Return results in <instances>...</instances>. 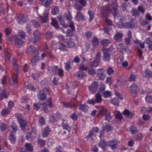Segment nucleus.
<instances>
[{
  "instance_id": "30",
  "label": "nucleus",
  "mask_w": 152,
  "mask_h": 152,
  "mask_svg": "<svg viewBox=\"0 0 152 152\" xmlns=\"http://www.w3.org/2000/svg\"><path fill=\"white\" fill-rule=\"evenodd\" d=\"M57 46L58 48L61 51H66L67 50V46H66L62 43H58Z\"/></svg>"
},
{
  "instance_id": "61",
  "label": "nucleus",
  "mask_w": 152,
  "mask_h": 152,
  "mask_svg": "<svg viewBox=\"0 0 152 152\" xmlns=\"http://www.w3.org/2000/svg\"><path fill=\"white\" fill-rule=\"evenodd\" d=\"M107 74L110 75L114 74V70L112 68L110 67H109L108 68L107 70Z\"/></svg>"
},
{
  "instance_id": "35",
  "label": "nucleus",
  "mask_w": 152,
  "mask_h": 152,
  "mask_svg": "<svg viewBox=\"0 0 152 152\" xmlns=\"http://www.w3.org/2000/svg\"><path fill=\"white\" fill-rule=\"evenodd\" d=\"M131 12L132 14V15L135 17H136L140 15V13L139 12V11L135 8H132L131 11Z\"/></svg>"
},
{
  "instance_id": "49",
  "label": "nucleus",
  "mask_w": 152,
  "mask_h": 152,
  "mask_svg": "<svg viewBox=\"0 0 152 152\" xmlns=\"http://www.w3.org/2000/svg\"><path fill=\"white\" fill-rule=\"evenodd\" d=\"M111 95V92L108 91H106L103 92L102 94V96H103L105 98H107L109 97Z\"/></svg>"
},
{
  "instance_id": "47",
  "label": "nucleus",
  "mask_w": 152,
  "mask_h": 152,
  "mask_svg": "<svg viewBox=\"0 0 152 152\" xmlns=\"http://www.w3.org/2000/svg\"><path fill=\"white\" fill-rule=\"evenodd\" d=\"M25 147L26 148V149L27 151H31L33 150V146L31 144L26 143L25 145Z\"/></svg>"
},
{
  "instance_id": "9",
  "label": "nucleus",
  "mask_w": 152,
  "mask_h": 152,
  "mask_svg": "<svg viewBox=\"0 0 152 152\" xmlns=\"http://www.w3.org/2000/svg\"><path fill=\"white\" fill-rule=\"evenodd\" d=\"M107 143L108 146L110 147L111 149L113 150L116 149L118 146V141L115 139H113L109 141Z\"/></svg>"
},
{
  "instance_id": "45",
  "label": "nucleus",
  "mask_w": 152,
  "mask_h": 152,
  "mask_svg": "<svg viewBox=\"0 0 152 152\" xmlns=\"http://www.w3.org/2000/svg\"><path fill=\"white\" fill-rule=\"evenodd\" d=\"M12 64L14 70L16 71H18L19 69V66L17 64L16 60L15 59H13L12 61Z\"/></svg>"
},
{
  "instance_id": "38",
  "label": "nucleus",
  "mask_w": 152,
  "mask_h": 152,
  "mask_svg": "<svg viewBox=\"0 0 152 152\" xmlns=\"http://www.w3.org/2000/svg\"><path fill=\"white\" fill-rule=\"evenodd\" d=\"M8 96V95L6 92L5 90H3L2 93L0 94V100H2L4 98H7Z\"/></svg>"
},
{
  "instance_id": "58",
  "label": "nucleus",
  "mask_w": 152,
  "mask_h": 152,
  "mask_svg": "<svg viewBox=\"0 0 152 152\" xmlns=\"http://www.w3.org/2000/svg\"><path fill=\"white\" fill-rule=\"evenodd\" d=\"M69 117L74 121H76L78 118L77 115L75 112H74Z\"/></svg>"
},
{
  "instance_id": "53",
  "label": "nucleus",
  "mask_w": 152,
  "mask_h": 152,
  "mask_svg": "<svg viewBox=\"0 0 152 152\" xmlns=\"http://www.w3.org/2000/svg\"><path fill=\"white\" fill-rule=\"evenodd\" d=\"M78 4L80 5L82 7V9L83 7H85L87 4L86 1L84 0H79L78 1Z\"/></svg>"
},
{
  "instance_id": "19",
  "label": "nucleus",
  "mask_w": 152,
  "mask_h": 152,
  "mask_svg": "<svg viewBox=\"0 0 152 152\" xmlns=\"http://www.w3.org/2000/svg\"><path fill=\"white\" fill-rule=\"evenodd\" d=\"M18 130V127L17 125L14 122H13L9 127V130L10 132L15 133Z\"/></svg>"
},
{
  "instance_id": "29",
  "label": "nucleus",
  "mask_w": 152,
  "mask_h": 152,
  "mask_svg": "<svg viewBox=\"0 0 152 152\" xmlns=\"http://www.w3.org/2000/svg\"><path fill=\"white\" fill-rule=\"evenodd\" d=\"M36 49L35 47L30 45L28 46L27 49V53L28 54H32L35 53Z\"/></svg>"
},
{
  "instance_id": "26",
  "label": "nucleus",
  "mask_w": 152,
  "mask_h": 152,
  "mask_svg": "<svg viewBox=\"0 0 152 152\" xmlns=\"http://www.w3.org/2000/svg\"><path fill=\"white\" fill-rule=\"evenodd\" d=\"M97 75L101 80H103L104 78V73L102 69H99L97 70Z\"/></svg>"
},
{
  "instance_id": "59",
  "label": "nucleus",
  "mask_w": 152,
  "mask_h": 152,
  "mask_svg": "<svg viewBox=\"0 0 152 152\" xmlns=\"http://www.w3.org/2000/svg\"><path fill=\"white\" fill-rule=\"evenodd\" d=\"M53 1V0H47L45 3L44 6L46 8L49 7Z\"/></svg>"
},
{
  "instance_id": "60",
  "label": "nucleus",
  "mask_w": 152,
  "mask_h": 152,
  "mask_svg": "<svg viewBox=\"0 0 152 152\" xmlns=\"http://www.w3.org/2000/svg\"><path fill=\"white\" fill-rule=\"evenodd\" d=\"M18 77V74L17 73L14 75L12 78V80L14 84H17Z\"/></svg>"
},
{
  "instance_id": "1",
  "label": "nucleus",
  "mask_w": 152,
  "mask_h": 152,
  "mask_svg": "<svg viewBox=\"0 0 152 152\" xmlns=\"http://www.w3.org/2000/svg\"><path fill=\"white\" fill-rule=\"evenodd\" d=\"M114 49L113 48V46H110L107 49H103L102 51L103 53V59L105 61L109 62L110 59L111 54L110 52H113Z\"/></svg>"
},
{
  "instance_id": "46",
  "label": "nucleus",
  "mask_w": 152,
  "mask_h": 152,
  "mask_svg": "<svg viewBox=\"0 0 152 152\" xmlns=\"http://www.w3.org/2000/svg\"><path fill=\"white\" fill-rule=\"evenodd\" d=\"M101 44L102 45L105 46H106L110 43V42L107 39H103L100 42Z\"/></svg>"
},
{
  "instance_id": "64",
  "label": "nucleus",
  "mask_w": 152,
  "mask_h": 152,
  "mask_svg": "<svg viewBox=\"0 0 152 152\" xmlns=\"http://www.w3.org/2000/svg\"><path fill=\"white\" fill-rule=\"evenodd\" d=\"M115 116L117 119H118L120 120H122L123 118L121 114L118 111L115 114Z\"/></svg>"
},
{
  "instance_id": "10",
  "label": "nucleus",
  "mask_w": 152,
  "mask_h": 152,
  "mask_svg": "<svg viewBox=\"0 0 152 152\" xmlns=\"http://www.w3.org/2000/svg\"><path fill=\"white\" fill-rule=\"evenodd\" d=\"M143 76L148 80L152 79V71L150 69H146L142 74Z\"/></svg>"
},
{
  "instance_id": "3",
  "label": "nucleus",
  "mask_w": 152,
  "mask_h": 152,
  "mask_svg": "<svg viewBox=\"0 0 152 152\" xmlns=\"http://www.w3.org/2000/svg\"><path fill=\"white\" fill-rule=\"evenodd\" d=\"M9 41L12 44L17 47L20 46L23 43V41L17 35L13 37L12 38H10Z\"/></svg>"
},
{
  "instance_id": "41",
  "label": "nucleus",
  "mask_w": 152,
  "mask_h": 152,
  "mask_svg": "<svg viewBox=\"0 0 152 152\" xmlns=\"http://www.w3.org/2000/svg\"><path fill=\"white\" fill-rule=\"evenodd\" d=\"M65 17L66 19L68 20L69 22H70L71 19H72V17L71 15V12L69 11L67 13H66L65 15Z\"/></svg>"
},
{
  "instance_id": "56",
  "label": "nucleus",
  "mask_w": 152,
  "mask_h": 152,
  "mask_svg": "<svg viewBox=\"0 0 152 152\" xmlns=\"http://www.w3.org/2000/svg\"><path fill=\"white\" fill-rule=\"evenodd\" d=\"M37 143L39 146L40 147L44 146L45 144V141L40 139L38 140Z\"/></svg>"
},
{
  "instance_id": "44",
  "label": "nucleus",
  "mask_w": 152,
  "mask_h": 152,
  "mask_svg": "<svg viewBox=\"0 0 152 152\" xmlns=\"http://www.w3.org/2000/svg\"><path fill=\"white\" fill-rule=\"evenodd\" d=\"M10 109H8L7 108L3 109L1 112V114L2 115H5L8 114L10 112Z\"/></svg>"
},
{
  "instance_id": "55",
  "label": "nucleus",
  "mask_w": 152,
  "mask_h": 152,
  "mask_svg": "<svg viewBox=\"0 0 152 152\" xmlns=\"http://www.w3.org/2000/svg\"><path fill=\"white\" fill-rule=\"evenodd\" d=\"M51 24L56 28H59L58 22L55 19H52Z\"/></svg>"
},
{
  "instance_id": "32",
  "label": "nucleus",
  "mask_w": 152,
  "mask_h": 152,
  "mask_svg": "<svg viewBox=\"0 0 152 152\" xmlns=\"http://www.w3.org/2000/svg\"><path fill=\"white\" fill-rule=\"evenodd\" d=\"M100 110L99 111V114L100 115H106L108 113V110L102 107H99Z\"/></svg>"
},
{
  "instance_id": "25",
  "label": "nucleus",
  "mask_w": 152,
  "mask_h": 152,
  "mask_svg": "<svg viewBox=\"0 0 152 152\" xmlns=\"http://www.w3.org/2000/svg\"><path fill=\"white\" fill-rule=\"evenodd\" d=\"M61 103L64 107H65L71 108L72 107H75L76 105L73 103L71 102H62Z\"/></svg>"
},
{
  "instance_id": "28",
  "label": "nucleus",
  "mask_w": 152,
  "mask_h": 152,
  "mask_svg": "<svg viewBox=\"0 0 152 152\" xmlns=\"http://www.w3.org/2000/svg\"><path fill=\"white\" fill-rule=\"evenodd\" d=\"M74 5L75 6V9L77 10L80 11L82 10V7L78 4V1L77 0H71Z\"/></svg>"
},
{
  "instance_id": "43",
  "label": "nucleus",
  "mask_w": 152,
  "mask_h": 152,
  "mask_svg": "<svg viewBox=\"0 0 152 152\" xmlns=\"http://www.w3.org/2000/svg\"><path fill=\"white\" fill-rule=\"evenodd\" d=\"M56 74H57L60 77H63L64 75V70L61 68H58L56 72Z\"/></svg>"
},
{
  "instance_id": "52",
  "label": "nucleus",
  "mask_w": 152,
  "mask_h": 152,
  "mask_svg": "<svg viewBox=\"0 0 152 152\" xmlns=\"http://www.w3.org/2000/svg\"><path fill=\"white\" fill-rule=\"evenodd\" d=\"M130 131L132 134H134L137 132V128L134 126L131 127L130 128Z\"/></svg>"
},
{
  "instance_id": "57",
  "label": "nucleus",
  "mask_w": 152,
  "mask_h": 152,
  "mask_svg": "<svg viewBox=\"0 0 152 152\" xmlns=\"http://www.w3.org/2000/svg\"><path fill=\"white\" fill-rule=\"evenodd\" d=\"M88 13L89 15V21L91 22L94 18V14L92 11L90 10H88Z\"/></svg>"
},
{
  "instance_id": "36",
  "label": "nucleus",
  "mask_w": 152,
  "mask_h": 152,
  "mask_svg": "<svg viewBox=\"0 0 152 152\" xmlns=\"http://www.w3.org/2000/svg\"><path fill=\"white\" fill-rule=\"evenodd\" d=\"M32 133L31 132H28L26 135V139L30 141H33L35 138V136H31Z\"/></svg>"
},
{
  "instance_id": "18",
  "label": "nucleus",
  "mask_w": 152,
  "mask_h": 152,
  "mask_svg": "<svg viewBox=\"0 0 152 152\" xmlns=\"http://www.w3.org/2000/svg\"><path fill=\"white\" fill-rule=\"evenodd\" d=\"M62 128L64 129H65L67 130L68 132H69L71 130V128L67 124V121L64 119H62Z\"/></svg>"
},
{
  "instance_id": "12",
  "label": "nucleus",
  "mask_w": 152,
  "mask_h": 152,
  "mask_svg": "<svg viewBox=\"0 0 152 152\" xmlns=\"http://www.w3.org/2000/svg\"><path fill=\"white\" fill-rule=\"evenodd\" d=\"M89 90L92 93H95L98 90V85L96 82H94L91 86L88 87Z\"/></svg>"
},
{
  "instance_id": "51",
  "label": "nucleus",
  "mask_w": 152,
  "mask_h": 152,
  "mask_svg": "<svg viewBox=\"0 0 152 152\" xmlns=\"http://www.w3.org/2000/svg\"><path fill=\"white\" fill-rule=\"evenodd\" d=\"M111 103L115 106L118 105L119 102L118 99L117 98H115L111 100Z\"/></svg>"
},
{
  "instance_id": "34",
  "label": "nucleus",
  "mask_w": 152,
  "mask_h": 152,
  "mask_svg": "<svg viewBox=\"0 0 152 152\" xmlns=\"http://www.w3.org/2000/svg\"><path fill=\"white\" fill-rule=\"evenodd\" d=\"M145 43L148 45V48L151 50H152V40L149 37L145 39Z\"/></svg>"
},
{
  "instance_id": "33",
  "label": "nucleus",
  "mask_w": 152,
  "mask_h": 152,
  "mask_svg": "<svg viewBox=\"0 0 152 152\" xmlns=\"http://www.w3.org/2000/svg\"><path fill=\"white\" fill-rule=\"evenodd\" d=\"M88 108V106L85 104H79V109L82 111L86 112L87 111Z\"/></svg>"
},
{
  "instance_id": "62",
  "label": "nucleus",
  "mask_w": 152,
  "mask_h": 152,
  "mask_svg": "<svg viewBox=\"0 0 152 152\" xmlns=\"http://www.w3.org/2000/svg\"><path fill=\"white\" fill-rule=\"evenodd\" d=\"M136 79V78L135 75L131 74H130L129 80V81H135Z\"/></svg>"
},
{
  "instance_id": "20",
  "label": "nucleus",
  "mask_w": 152,
  "mask_h": 152,
  "mask_svg": "<svg viewBox=\"0 0 152 152\" xmlns=\"http://www.w3.org/2000/svg\"><path fill=\"white\" fill-rule=\"evenodd\" d=\"M130 88L131 93L134 94V97H135L137 92L139 89V87L135 83H134L131 85Z\"/></svg>"
},
{
  "instance_id": "40",
  "label": "nucleus",
  "mask_w": 152,
  "mask_h": 152,
  "mask_svg": "<svg viewBox=\"0 0 152 152\" xmlns=\"http://www.w3.org/2000/svg\"><path fill=\"white\" fill-rule=\"evenodd\" d=\"M59 8L58 6H54L52 9L51 13L53 15H56L58 13Z\"/></svg>"
},
{
  "instance_id": "4",
  "label": "nucleus",
  "mask_w": 152,
  "mask_h": 152,
  "mask_svg": "<svg viewBox=\"0 0 152 152\" xmlns=\"http://www.w3.org/2000/svg\"><path fill=\"white\" fill-rule=\"evenodd\" d=\"M17 119L20 124L21 129L25 131L28 130V128H26V127H28L26 121L23 118L21 117H17Z\"/></svg>"
},
{
  "instance_id": "15",
  "label": "nucleus",
  "mask_w": 152,
  "mask_h": 152,
  "mask_svg": "<svg viewBox=\"0 0 152 152\" xmlns=\"http://www.w3.org/2000/svg\"><path fill=\"white\" fill-rule=\"evenodd\" d=\"M74 76L77 77L79 79L85 77L86 76V74L83 71L81 70H79V71L76 72L74 74Z\"/></svg>"
},
{
  "instance_id": "39",
  "label": "nucleus",
  "mask_w": 152,
  "mask_h": 152,
  "mask_svg": "<svg viewBox=\"0 0 152 152\" xmlns=\"http://www.w3.org/2000/svg\"><path fill=\"white\" fill-rule=\"evenodd\" d=\"M111 7L112 9L114 11L115 13L118 8V4L116 1L113 2L112 4Z\"/></svg>"
},
{
  "instance_id": "23",
  "label": "nucleus",
  "mask_w": 152,
  "mask_h": 152,
  "mask_svg": "<svg viewBox=\"0 0 152 152\" xmlns=\"http://www.w3.org/2000/svg\"><path fill=\"white\" fill-rule=\"evenodd\" d=\"M98 145L104 150L105 151L106 149V148L108 146V143H107L104 140H101L98 143Z\"/></svg>"
},
{
  "instance_id": "2",
  "label": "nucleus",
  "mask_w": 152,
  "mask_h": 152,
  "mask_svg": "<svg viewBox=\"0 0 152 152\" xmlns=\"http://www.w3.org/2000/svg\"><path fill=\"white\" fill-rule=\"evenodd\" d=\"M33 38H31L28 41L29 44L37 42L40 38V33L38 30H36L33 33Z\"/></svg>"
},
{
  "instance_id": "27",
  "label": "nucleus",
  "mask_w": 152,
  "mask_h": 152,
  "mask_svg": "<svg viewBox=\"0 0 152 152\" xmlns=\"http://www.w3.org/2000/svg\"><path fill=\"white\" fill-rule=\"evenodd\" d=\"M10 132V135L8 136L9 139L13 144H14L16 140V138L15 134V133Z\"/></svg>"
},
{
  "instance_id": "31",
  "label": "nucleus",
  "mask_w": 152,
  "mask_h": 152,
  "mask_svg": "<svg viewBox=\"0 0 152 152\" xmlns=\"http://www.w3.org/2000/svg\"><path fill=\"white\" fill-rule=\"evenodd\" d=\"M40 59L39 56H34L31 61V63L32 65H35L37 62H38Z\"/></svg>"
},
{
  "instance_id": "42",
  "label": "nucleus",
  "mask_w": 152,
  "mask_h": 152,
  "mask_svg": "<svg viewBox=\"0 0 152 152\" xmlns=\"http://www.w3.org/2000/svg\"><path fill=\"white\" fill-rule=\"evenodd\" d=\"M96 99L95 100L96 102H101L102 100V99L101 95L98 93L95 95Z\"/></svg>"
},
{
  "instance_id": "5",
  "label": "nucleus",
  "mask_w": 152,
  "mask_h": 152,
  "mask_svg": "<svg viewBox=\"0 0 152 152\" xmlns=\"http://www.w3.org/2000/svg\"><path fill=\"white\" fill-rule=\"evenodd\" d=\"M101 54V52L97 53L94 61L89 62V65L91 67H96L98 66L99 63L100 61Z\"/></svg>"
},
{
  "instance_id": "17",
  "label": "nucleus",
  "mask_w": 152,
  "mask_h": 152,
  "mask_svg": "<svg viewBox=\"0 0 152 152\" xmlns=\"http://www.w3.org/2000/svg\"><path fill=\"white\" fill-rule=\"evenodd\" d=\"M123 36L122 33L117 32L113 37V39L117 42H120L122 41L121 38Z\"/></svg>"
},
{
  "instance_id": "13",
  "label": "nucleus",
  "mask_w": 152,
  "mask_h": 152,
  "mask_svg": "<svg viewBox=\"0 0 152 152\" xmlns=\"http://www.w3.org/2000/svg\"><path fill=\"white\" fill-rule=\"evenodd\" d=\"M38 99L40 101H43L47 98V93H44L42 91H39L37 94Z\"/></svg>"
},
{
  "instance_id": "63",
  "label": "nucleus",
  "mask_w": 152,
  "mask_h": 152,
  "mask_svg": "<svg viewBox=\"0 0 152 152\" xmlns=\"http://www.w3.org/2000/svg\"><path fill=\"white\" fill-rule=\"evenodd\" d=\"M92 43L96 47L98 45V40L96 37H94L92 40Z\"/></svg>"
},
{
  "instance_id": "6",
  "label": "nucleus",
  "mask_w": 152,
  "mask_h": 152,
  "mask_svg": "<svg viewBox=\"0 0 152 152\" xmlns=\"http://www.w3.org/2000/svg\"><path fill=\"white\" fill-rule=\"evenodd\" d=\"M118 27L120 28H126V29H132L134 27V24L132 21L124 23H121L119 24Z\"/></svg>"
},
{
  "instance_id": "16",
  "label": "nucleus",
  "mask_w": 152,
  "mask_h": 152,
  "mask_svg": "<svg viewBox=\"0 0 152 152\" xmlns=\"http://www.w3.org/2000/svg\"><path fill=\"white\" fill-rule=\"evenodd\" d=\"M40 20L42 23L46 22L48 21V12L45 11L43 13V15L40 16Z\"/></svg>"
},
{
  "instance_id": "14",
  "label": "nucleus",
  "mask_w": 152,
  "mask_h": 152,
  "mask_svg": "<svg viewBox=\"0 0 152 152\" xmlns=\"http://www.w3.org/2000/svg\"><path fill=\"white\" fill-rule=\"evenodd\" d=\"M51 131V129L49 126L45 127L42 131V135L43 137H47Z\"/></svg>"
},
{
  "instance_id": "8",
  "label": "nucleus",
  "mask_w": 152,
  "mask_h": 152,
  "mask_svg": "<svg viewBox=\"0 0 152 152\" xmlns=\"http://www.w3.org/2000/svg\"><path fill=\"white\" fill-rule=\"evenodd\" d=\"M99 8L102 12V15L104 17H106L110 9L109 6L108 4L104 6H102L99 7Z\"/></svg>"
},
{
  "instance_id": "7",
  "label": "nucleus",
  "mask_w": 152,
  "mask_h": 152,
  "mask_svg": "<svg viewBox=\"0 0 152 152\" xmlns=\"http://www.w3.org/2000/svg\"><path fill=\"white\" fill-rule=\"evenodd\" d=\"M69 27H70L71 28L68 29L66 30V33L67 35L71 37L74 35V32L75 31V26L72 21L69 22Z\"/></svg>"
},
{
  "instance_id": "37",
  "label": "nucleus",
  "mask_w": 152,
  "mask_h": 152,
  "mask_svg": "<svg viewBox=\"0 0 152 152\" xmlns=\"http://www.w3.org/2000/svg\"><path fill=\"white\" fill-rule=\"evenodd\" d=\"M53 32L48 30L45 34V37L47 40L50 39L52 37Z\"/></svg>"
},
{
  "instance_id": "21",
  "label": "nucleus",
  "mask_w": 152,
  "mask_h": 152,
  "mask_svg": "<svg viewBox=\"0 0 152 152\" xmlns=\"http://www.w3.org/2000/svg\"><path fill=\"white\" fill-rule=\"evenodd\" d=\"M65 42L67 44V48H73L75 46L76 44L74 40L72 39H70L68 40L67 39H66Z\"/></svg>"
},
{
  "instance_id": "11",
  "label": "nucleus",
  "mask_w": 152,
  "mask_h": 152,
  "mask_svg": "<svg viewBox=\"0 0 152 152\" xmlns=\"http://www.w3.org/2000/svg\"><path fill=\"white\" fill-rule=\"evenodd\" d=\"M77 12L75 16V19L78 21H83L86 20V19L82 13L80 12V11H78Z\"/></svg>"
},
{
  "instance_id": "24",
  "label": "nucleus",
  "mask_w": 152,
  "mask_h": 152,
  "mask_svg": "<svg viewBox=\"0 0 152 152\" xmlns=\"http://www.w3.org/2000/svg\"><path fill=\"white\" fill-rule=\"evenodd\" d=\"M18 21L20 24H22L26 21V18L23 14L18 15Z\"/></svg>"
},
{
  "instance_id": "48",
  "label": "nucleus",
  "mask_w": 152,
  "mask_h": 152,
  "mask_svg": "<svg viewBox=\"0 0 152 152\" xmlns=\"http://www.w3.org/2000/svg\"><path fill=\"white\" fill-rule=\"evenodd\" d=\"M38 123L40 126H42L45 124V121L44 117L41 116L39 118Z\"/></svg>"
},
{
  "instance_id": "22",
  "label": "nucleus",
  "mask_w": 152,
  "mask_h": 152,
  "mask_svg": "<svg viewBox=\"0 0 152 152\" xmlns=\"http://www.w3.org/2000/svg\"><path fill=\"white\" fill-rule=\"evenodd\" d=\"M58 68V66H57L50 67L48 68V72L49 73L52 75L56 74Z\"/></svg>"
},
{
  "instance_id": "50",
  "label": "nucleus",
  "mask_w": 152,
  "mask_h": 152,
  "mask_svg": "<svg viewBox=\"0 0 152 152\" xmlns=\"http://www.w3.org/2000/svg\"><path fill=\"white\" fill-rule=\"evenodd\" d=\"M143 137V136L141 133H139L134 136V138L136 140H141Z\"/></svg>"
},
{
  "instance_id": "54",
  "label": "nucleus",
  "mask_w": 152,
  "mask_h": 152,
  "mask_svg": "<svg viewBox=\"0 0 152 152\" xmlns=\"http://www.w3.org/2000/svg\"><path fill=\"white\" fill-rule=\"evenodd\" d=\"M49 119L50 122L52 124H53L56 121V118L55 115L53 114H52L49 117Z\"/></svg>"
}]
</instances>
